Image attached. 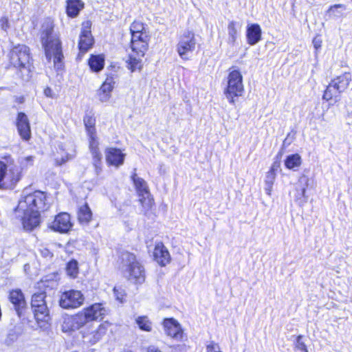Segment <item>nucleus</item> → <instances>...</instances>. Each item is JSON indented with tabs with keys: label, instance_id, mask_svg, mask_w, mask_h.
Masks as SVG:
<instances>
[{
	"label": "nucleus",
	"instance_id": "nucleus-1",
	"mask_svg": "<svg viewBox=\"0 0 352 352\" xmlns=\"http://www.w3.org/2000/svg\"><path fill=\"white\" fill-rule=\"evenodd\" d=\"M131 34L130 51L126 61V67L132 72L142 68V58L148 48L150 35L142 23L134 21L130 26Z\"/></svg>",
	"mask_w": 352,
	"mask_h": 352
},
{
	"label": "nucleus",
	"instance_id": "nucleus-2",
	"mask_svg": "<svg viewBox=\"0 0 352 352\" xmlns=\"http://www.w3.org/2000/svg\"><path fill=\"white\" fill-rule=\"evenodd\" d=\"M41 38L46 58L50 61L53 58L54 67L58 70L61 69L63 67L64 58L61 42L54 34V24L51 19H47L43 23Z\"/></svg>",
	"mask_w": 352,
	"mask_h": 352
},
{
	"label": "nucleus",
	"instance_id": "nucleus-3",
	"mask_svg": "<svg viewBox=\"0 0 352 352\" xmlns=\"http://www.w3.org/2000/svg\"><path fill=\"white\" fill-rule=\"evenodd\" d=\"M83 122L89 137V148L92 155V163L95 167L96 174L98 175L102 172V154L98 148L99 142L95 128L96 119L94 116L87 114Z\"/></svg>",
	"mask_w": 352,
	"mask_h": 352
},
{
	"label": "nucleus",
	"instance_id": "nucleus-4",
	"mask_svg": "<svg viewBox=\"0 0 352 352\" xmlns=\"http://www.w3.org/2000/svg\"><path fill=\"white\" fill-rule=\"evenodd\" d=\"M46 196L43 192L36 190L33 192H23L19 201L16 212H30L39 213L47 208L45 204Z\"/></svg>",
	"mask_w": 352,
	"mask_h": 352
},
{
	"label": "nucleus",
	"instance_id": "nucleus-5",
	"mask_svg": "<svg viewBox=\"0 0 352 352\" xmlns=\"http://www.w3.org/2000/svg\"><path fill=\"white\" fill-rule=\"evenodd\" d=\"M121 270L123 274L136 284H142L145 280L144 267L137 261L135 256L130 252H124L121 256Z\"/></svg>",
	"mask_w": 352,
	"mask_h": 352
},
{
	"label": "nucleus",
	"instance_id": "nucleus-6",
	"mask_svg": "<svg viewBox=\"0 0 352 352\" xmlns=\"http://www.w3.org/2000/svg\"><path fill=\"white\" fill-rule=\"evenodd\" d=\"M227 77V87L224 91L226 98L231 104H234L235 97L241 96L244 91L243 76L241 72L232 67Z\"/></svg>",
	"mask_w": 352,
	"mask_h": 352
},
{
	"label": "nucleus",
	"instance_id": "nucleus-7",
	"mask_svg": "<svg viewBox=\"0 0 352 352\" xmlns=\"http://www.w3.org/2000/svg\"><path fill=\"white\" fill-rule=\"evenodd\" d=\"M20 179V167L0 161V188H12Z\"/></svg>",
	"mask_w": 352,
	"mask_h": 352
},
{
	"label": "nucleus",
	"instance_id": "nucleus-8",
	"mask_svg": "<svg viewBox=\"0 0 352 352\" xmlns=\"http://www.w3.org/2000/svg\"><path fill=\"white\" fill-rule=\"evenodd\" d=\"M46 294L40 292L34 294L32 297L31 307L35 319L39 322H47L50 319V311L45 300Z\"/></svg>",
	"mask_w": 352,
	"mask_h": 352
},
{
	"label": "nucleus",
	"instance_id": "nucleus-9",
	"mask_svg": "<svg viewBox=\"0 0 352 352\" xmlns=\"http://www.w3.org/2000/svg\"><path fill=\"white\" fill-rule=\"evenodd\" d=\"M351 81V75L346 72L333 79L324 91L323 99L328 101L333 96H337L338 94L344 91Z\"/></svg>",
	"mask_w": 352,
	"mask_h": 352
},
{
	"label": "nucleus",
	"instance_id": "nucleus-10",
	"mask_svg": "<svg viewBox=\"0 0 352 352\" xmlns=\"http://www.w3.org/2000/svg\"><path fill=\"white\" fill-rule=\"evenodd\" d=\"M195 34L190 31H186L180 36L176 50L183 60H188L196 47Z\"/></svg>",
	"mask_w": 352,
	"mask_h": 352
},
{
	"label": "nucleus",
	"instance_id": "nucleus-11",
	"mask_svg": "<svg viewBox=\"0 0 352 352\" xmlns=\"http://www.w3.org/2000/svg\"><path fill=\"white\" fill-rule=\"evenodd\" d=\"M10 62L16 68L28 69L30 64L29 48L25 45H18L10 52Z\"/></svg>",
	"mask_w": 352,
	"mask_h": 352
},
{
	"label": "nucleus",
	"instance_id": "nucleus-12",
	"mask_svg": "<svg viewBox=\"0 0 352 352\" xmlns=\"http://www.w3.org/2000/svg\"><path fill=\"white\" fill-rule=\"evenodd\" d=\"M83 301L84 296L81 292L72 289L62 294L59 305L63 309H75L82 305Z\"/></svg>",
	"mask_w": 352,
	"mask_h": 352
},
{
	"label": "nucleus",
	"instance_id": "nucleus-13",
	"mask_svg": "<svg viewBox=\"0 0 352 352\" xmlns=\"http://www.w3.org/2000/svg\"><path fill=\"white\" fill-rule=\"evenodd\" d=\"M108 324H101L97 327H87L82 331L83 342L89 345L95 344L106 334Z\"/></svg>",
	"mask_w": 352,
	"mask_h": 352
},
{
	"label": "nucleus",
	"instance_id": "nucleus-14",
	"mask_svg": "<svg viewBox=\"0 0 352 352\" xmlns=\"http://www.w3.org/2000/svg\"><path fill=\"white\" fill-rule=\"evenodd\" d=\"M91 22L84 21L82 24V30L80 34L78 48L80 54H85L93 45L94 38L91 33Z\"/></svg>",
	"mask_w": 352,
	"mask_h": 352
},
{
	"label": "nucleus",
	"instance_id": "nucleus-15",
	"mask_svg": "<svg viewBox=\"0 0 352 352\" xmlns=\"http://www.w3.org/2000/svg\"><path fill=\"white\" fill-rule=\"evenodd\" d=\"M72 227L70 216L66 212L58 214L50 226L52 230L60 233L67 232Z\"/></svg>",
	"mask_w": 352,
	"mask_h": 352
},
{
	"label": "nucleus",
	"instance_id": "nucleus-16",
	"mask_svg": "<svg viewBox=\"0 0 352 352\" xmlns=\"http://www.w3.org/2000/svg\"><path fill=\"white\" fill-rule=\"evenodd\" d=\"M21 217L23 229L32 231L40 224V214L30 212H16Z\"/></svg>",
	"mask_w": 352,
	"mask_h": 352
},
{
	"label": "nucleus",
	"instance_id": "nucleus-17",
	"mask_svg": "<svg viewBox=\"0 0 352 352\" xmlns=\"http://www.w3.org/2000/svg\"><path fill=\"white\" fill-rule=\"evenodd\" d=\"M166 333L177 340H181L183 338V331L179 322L173 318H167L163 322Z\"/></svg>",
	"mask_w": 352,
	"mask_h": 352
},
{
	"label": "nucleus",
	"instance_id": "nucleus-18",
	"mask_svg": "<svg viewBox=\"0 0 352 352\" xmlns=\"http://www.w3.org/2000/svg\"><path fill=\"white\" fill-rule=\"evenodd\" d=\"M125 154L120 149L116 148H108L105 151L107 163L110 166L119 167L124 161Z\"/></svg>",
	"mask_w": 352,
	"mask_h": 352
},
{
	"label": "nucleus",
	"instance_id": "nucleus-19",
	"mask_svg": "<svg viewBox=\"0 0 352 352\" xmlns=\"http://www.w3.org/2000/svg\"><path fill=\"white\" fill-rule=\"evenodd\" d=\"M16 126L20 136L24 140H29L31 131L28 116L24 113H19L16 120Z\"/></svg>",
	"mask_w": 352,
	"mask_h": 352
},
{
	"label": "nucleus",
	"instance_id": "nucleus-20",
	"mask_svg": "<svg viewBox=\"0 0 352 352\" xmlns=\"http://www.w3.org/2000/svg\"><path fill=\"white\" fill-rule=\"evenodd\" d=\"M114 81L112 78H107L98 91V99L102 102H107L111 96Z\"/></svg>",
	"mask_w": 352,
	"mask_h": 352
},
{
	"label": "nucleus",
	"instance_id": "nucleus-21",
	"mask_svg": "<svg viewBox=\"0 0 352 352\" xmlns=\"http://www.w3.org/2000/svg\"><path fill=\"white\" fill-rule=\"evenodd\" d=\"M9 298L13 304L18 316H20L21 309L26 305L23 294L20 289H14L10 292Z\"/></svg>",
	"mask_w": 352,
	"mask_h": 352
},
{
	"label": "nucleus",
	"instance_id": "nucleus-22",
	"mask_svg": "<svg viewBox=\"0 0 352 352\" xmlns=\"http://www.w3.org/2000/svg\"><path fill=\"white\" fill-rule=\"evenodd\" d=\"M153 254L155 260L161 266H165L170 261V254L168 250L162 243L155 245Z\"/></svg>",
	"mask_w": 352,
	"mask_h": 352
},
{
	"label": "nucleus",
	"instance_id": "nucleus-23",
	"mask_svg": "<svg viewBox=\"0 0 352 352\" xmlns=\"http://www.w3.org/2000/svg\"><path fill=\"white\" fill-rule=\"evenodd\" d=\"M89 321L97 320L102 318L106 314V310L102 307V304L96 303L85 309L83 310Z\"/></svg>",
	"mask_w": 352,
	"mask_h": 352
},
{
	"label": "nucleus",
	"instance_id": "nucleus-24",
	"mask_svg": "<svg viewBox=\"0 0 352 352\" xmlns=\"http://www.w3.org/2000/svg\"><path fill=\"white\" fill-rule=\"evenodd\" d=\"M261 38V29L258 24H251L247 28L248 43L254 45L256 44Z\"/></svg>",
	"mask_w": 352,
	"mask_h": 352
},
{
	"label": "nucleus",
	"instance_id": "nucleus-25",
	"mask_svg": "<svg viewBox=\"0 0 352 352\" xmlns=\"http://www.w3.org/2000/svg\"><path fill=\"white\" fill-rule=\"evenodd\" d=\"M140 201L142 204V212L144 215L149 217L153 214L154 208V200L151 197V194L140 197Z\"/></svg>",
	"mask_w": 352,
	"mask_h": 352
},
{
	"label": "nucleus",
	"instance_id": "nucleus-26",
	"mask_svg": "<svg viewBox=\"0 0 352 352\" xmlns=\"http://www.w3.org/2000/svg\"><path fill=\"white\" fill-rule=\"evenodd\" d=\"M131 178L139 197L150 194L147 184L142 178L139 177L136 173H134Z\"/></svg>",
	"mask_w": 352,
	"mask_h": 352
},
{
	"label": "nucleus",
	"instance_id": "nucleus-27",
	"mask_svg": "<svg viewBox=\"0 0 352 352\" xmlns=\"http://www.w3.org/2000/svg\"><path fill=\"white\" fill-rule=\"evenodd\" d=\"M83 7L84 3L80 0H68L67 13L69 16L75 17L78 14Z\"/></svg>",
	"mask_w": 352,
	"mask_h": 352
},
{
	"label": "nucleus",
	"instance_id": "nucleus-28",
	"mask_svg": "<svg viewBox=\"0 0 352 352\" xmlns=\"http://www.w3.org/2000/svg\"><path fill=\"white\" fill-rule=\"evenodd\" d=\"M89 65L94 72H98L104 68V58L102 55H91L89 59Z\"/></svg>",
	"mask_w": 352,
	"mask_h": 352
},
{
	"label": "nucleus",
	"instance_id": "nucleus-29",
	"mask_svg": "<svg viewBox=\"0 0 352 352\" xmlns=\"http://www.w3.org/2000/svg\"><path fill=\"white\" fill-rule=\"evenodd\" d=\"M238 27L236 22L232 21L228 25V43L231 46L236 45V38L238 36Z\"/></svg>",
	"mask_w": 352,
	"mask_h": 352
},
{
	"label": "nucleus",
	"instance_id": "nucleus-30",
	"mask_svg": "<svg viewBox=\"0 0 352 352\" xmlns=\"http://www.w3.org/2000/svg\"><path fill=\"white\" fill-rule=\"evenodd\" d=\"M301 157L296 153L287 156L285 160V166L287 168L296 170L301 165Z\"/></svg>",
	"mask_w": 352,
	"mask_h": 352
},
{
	"label": "nucleus",
	"instance_id": "nucleus-31",
	"mask_svg": "<svg viewBox=\"0 0 352 352\" xmlns=\"http://www.w3.org/2000/svg\"><path fill=\"white\" fill-rule=\"evenodd\" d=\"M91 211L87 204L79 208L78 219L81 223H88L91 221Z\"/></svg>",
	"mask_w": 352,
	"mask_h": 352
},
{
	"label": "nucleus",
	"instance_id": "nucleus-32",
	"mask_svg": "<svg viewBox=\"0 0 352 352\" xmlns=\"http://www.w3.org/2000/svg\"><path fill=\"white\" fill-rule=\"evenodd\" d=\"M62 329L64 332L77 330V328H76V322L74 321V315L67 316L64 318Z\"/></svg>",
	"mask_w": 352,
	"mask_h": 352
},
{
	"label": "nucleus",
	"instance_id": "nucleus-33",
	"mask_svg": "<svg viewBox=\"0 0 352 352\" xmlns=\"http://www.w3.org/2000/svg\"><path fill=\"white\" fill-rule=\"evenodd\" d=\"M66 272L70 277L76 278L78 274V262L75 260L70 261L67 265Z\"/></svg>",
	"mask_w": 352,
	"mask_h": 352
},
{
	"label": "nucleus",
	"instance_id": "nucleus-34",
	"mask_svg": "<svg viewBox=\"0 0 352 352\" xmlns=\"http://www.w3.org/2000/svg\"><path fill=\"white\" fill-rule=\"evenodd\" d=\"M136 323L139 326L140 329L146 331H151L152 329L151 322L149 321L147 317L141 316L136 319Z\"/></svg>",
	"mask_w": 352,
	"mask_h": 352
},
{
	"label": "nucleus",
	"instance_id": "nucleus-35",
	"mask_svg": "<svg viewBox=\"0 0 352 352\" xmlns=\"http://www.w3.org/2000/svg\"><path fill=\"white\" fill-rule=\"evenodd\" d=\"M74 321L76 322V328H77V330L89 322L83 311L76 315H74Z\"/></svg>",
	"mask_w": 352,
	"mask_h": 352
},
{
	"label": "nucleus",
	"instance_id": "nucleus-36",
	"mask_svg": "<svg viewBox=\"0 0 352 352\" xmlns=\"http://www.w3.org/2000/svg\"><path fill=\"white\" fill-rule=\"evenodd\" d=\"M339 8H342V10H345L344 6L342 4H336L334 6H332L329 8L328 10V12L333 15L334 17H340L342 15L341 12L338 10Z\"/></svg>",
	"mask_w": 352,
	"mask_h": 352
},
{
	"label": "nucleus",
	"instance_id": "nucleus-37",
	"mask_svg": "<svg viewBox=\"0 0 352 352\" xmlns=\"http://www.w3.org/2000/svg\"><path fill=\"white\" fill-rule=\"evenodd\" d=\"M306 188H302L300 190H298V195L296 197L297 201H299L300 205H303L307 202V197L305 196Z\"/></svg>",
	"mask_w": 352,
	"mask_h": 352
},
{
	"label": "nucleus",
	"instance_id": "nucleus-38",
	"mask_svg": "<svg viewBox=\"0 0 352 352\" xmlns=\"http://www.w3.org/2000/svg\"><path fill=\"white\" fill-rule=\"evenodd\" d=\"M302 336L300 335L297 337L295 347L298 350L301 351V352H308L307 346L305 342H302Z\"/></svg>",
	"mask_w": 352,
	"mask_h": 352
},
{
	"label": "nucleus",
	"instance_id": "nucleus-39",
	"mask_svg": "<svg viewBox=\"0 0 352 352\" xmlns=\"http://www.w3.org/2000/svg\"><path fill=\"white\" fill-rule=\"evenodd\" d=\"M276 173L268 171L266 175L265 184H274Z\"/></svg>",
	"mask_w": 352,
	"mask_h": 352
},
{
	"label": "nucleus",
	"instance_id": "nucleus-40",
	"mask_svg": "<svg viewBox=\"0 0 352 352\" xmlns=\"http://www.w3.org/2000/svg\"><path fill=\"white\" fill-rule=\"evenodd\" d=\"M219 346L218 344L215 343L213 341L210 342L206 345V351L207 352H214V351H219Z\"/></svg>",
	"mask_w": 352,
	"mask_h": 352
},
{
	"label": "nucleus",
	"instance_id": "nucleus-41",
	"mask_svg": "<svg viewBox=\"0 0 352 352\" xmlns=\"http://www.w3.org/2000/svg\"><path fill=\"white\" fill-rule=\"evenodd\" d=\"M113 292L117 300H120V302H122L124 296L122 290L114 287Z\"/></svg>",
	"mask_w": 352,
	"mask_h": 352
},
{
	"label": "nucleus",
	"instance_id": "nucleus-42",
	"mask_svg": "<svg viewBox=\"0 0 352 352\" xmlns=\"http://www.w3.org/2000/svg\"><path fill=\"white\" fill-rule=\"evenodd\" d=\"M280 167V163L278 162H274L270 169V172H272V173H276V171L278 170V169Z\"/></svg>",
	"mask_w": 352,
	"mask_h": 352
},
{
	"label": "nucleus",
	"instance_id": "nucleus-43",
	"mask_svg": "<svg viewBox=\"0 0 352 352\" xmlns=\"http://www.w3.org/2000/svg\"><path fill=\"white\" fill-rule=\"evenodd\" d=\"M1 28L4 30H6L8 28V20L6 18H1L0 20Z\"/></svg>",
	"mask_w": 352,
	"mask_h": 352
},
{
	"label": "nucleus",
	"instance_id": "nucleus-44",
	"mask_svg": "<svg viewBox=\"0 0 352 352\" xmlns=\"http://www.w3.org/2000/svg\"><path fill=\"white\" fill-rule=\"evenodd\" d=\"M73 157V155H67L65 158L64 157H62L60 161H59V160H56V162L59 164V165H61L64 163H65L66 162H67L69 160L72 159Z\"/></svg>",
	"mask_w": 352,
	"mask_h": 352
},
{
	"label": "nucleus",
	"instance_id": "nucleus-45",
	"mask_svg": "<svg viewBox=\"0 0 352 352\" xmlns=\"http://www.w3.org/2000/svg\"><path fill=\"white\" fill-rule=\"evenodd\" d=\"M322 41L320 39L314 38L313 40V45L315 47V49L318 50L321 47Z\"/></svg>",
	"mask_w": 352,
	"mask_h": 352
},
{
	"label": "nucleus",
	"instance_id": "nucleus-46",
	"mask_svg": "<svg viewBox=\"0 0 352 352\" xmlns=\"http://www.w3.org/2000/svg\"><path fill=\"white\" fill-rule=\"evenodd\" d=\"M273 184H265V190L268 195H271Z\"/></svg>",
	"mask_w": 352,
	"mask_h": 352
},
{
	"label": "nucleus",
	"instance_id": "nucleus-47",
	"mask_svg": "<svg viewBox=\"0 0 352 352\" xmlns=\"http://www.w3.org/2000/svg\"><path fill=\"white\" fill-rule=\"evenodd\" d=\"M44 94L47 97H53L52 90L50 87H47L46 89H45Z\"/></svg>",
	"mask_w": 352,
	"mask_h": 352
},
{
	"label": "nucleus",
	"instance_id": "nucleus-48",
	"mask_svg": "<svg viewBox=\"0 0 352 352\" xmlns=\"http://www.w3.org/2000/svg\"><path fill=\"white\" fill-rule=\"evenodd\" d=\"M147 352H162L161 351L158 350L156 347L155 346H150L148 349V351Z\"/></svg>",
	"mask_w": 352,
	"mask_h": 352
},
{
	"label": "nucleus",
	"instance_id": "nucleus-49",
	"mask_svg": "<svg viewBox=\"0 0 352 352\" xmlns=\"http://www.w3.org/2000/svg\"><path fill=\"white\" fill-rule=\"evenodd\" d=\"M26 160H27L32 161V157L31 156H30V157H28L26 158Z\"/></svg>",
	"mask_w": 352,
	"mask_h": 352
},
{
	"label": "nucleus",
	"instance_id": "nucleus-50",
	"mask_svg": "<svg viewBox=\"0 0 352 352\" xmlns=\"http://www.w3.org/2000/svg\"><path fill=\"white\" fill-rule=\"evenodd\" d=\"M180 347H184V348H186V346H179V345H177V347L176 348V349H177V348H180Z\"/></svg>",
	"mask_w": 352,
	"mask_h": 352
}]
</instances>
